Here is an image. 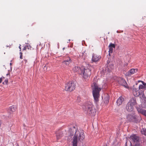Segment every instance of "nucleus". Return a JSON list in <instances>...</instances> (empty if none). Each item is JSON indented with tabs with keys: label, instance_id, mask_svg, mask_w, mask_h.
Here are the masks:
<instances>
[{
	"label": "nucleus",
	"instance_id": "obj_1",
	"mask_svg": "<svg viewBox=\"0 0 146 146\" xmlns=\"http://www.w3.org/2000/svg\"><path fill=\"white\" fill-rule=\"evenodd\" d=\"M69 131L71 135H73L75 133L72 141L73 146H77L78 139V141L82 142L85 139V136L84 132L77 131L76 127L74 126L70 129Z\"/></svg>",
	"mask_w": 146,
	"mask_h": 146
},
{
	"label": "nucleus",
	"instance_id": "obj_2",
	"mask_svg": "<svg viewBox=\"0 0 146 146\" xmlns=\"http://www.w3.org/2000/svg\"><path fill=\"white\" fill-rule=\"evenodd\" d=\"M92 94L94 99V102L97 103L99 100L100 97V92L101 89L99 88L98 84L94 83L92 86Z\"/></svg>",
	"mask_w": 146,
	"mask_h": 146
},
{
	"label": "nucleus",
	"instance_id": "obj_3",
	"mask_svg": "<svg viewBox=\"0 0 146 146\" xmlns=\"http://www.w3.org/2000/svg\"><path fill=\"white\" fill-rule=\"evenodd\" d=\"M85 111L87 113L92 115H94L96 112V109L92 103L89 102L86 103L85 105Z\"/></svg>",
	"mask_w": 146,
	"mask_h": 146
},
{
	"label": "nucleus",
	"instance_id": "obj_4",
	"mask_svg": "<svg viewBox=\"0 0 146 146\" xmlns=\"http://www.w3.org/2000/svg\"><path fill=\"white\" fill-rule=\"evenodd\" d=\"M129 139L134 143V146H142L141 144V139L137 135L133 134L130 136Z\"/></svg>",
	"mask_w": 146,
	"mask_h": 146
},
{
	"label": "nucleus",
	"instance_id": "obj_5",
	"mask_svg": "<svg viewBox=\"0 0 146 146\" xmlns=\"http://www.w3.org/2000/svg\"><path fill=\"white\" fill-rule=\"evenodd\" d=\"M75 86L73 81L69 82L66 84L65 90L66 91L71 92L75 89Z\"/></svg>",
	"mask_w": 146,
	"mask_h": 146
},
{
	"label": "nucleus",
	"instance_id": "obj_6",
	"mask_svg": "<svg viewBox=\"0 0 146 146\" xmlns=\"http://www.w3.org/2000/svg\"><path fill=\"white\" fill-rule=\"evenodd\" d=\"M127 119L129 122L137 121L136 116L134 114H128L127 116Z\"/></svg>",
	"mask_w": 146,
	"mask_h": 146
},
{
	"label": "nucleus",
	"instance_id": "obj_7",
	"mask_svg": "<svg viewBox=\"0 0 146 146\" xmlns=\"http://www.w3.org/2000/svg\"><path fill=\"white\" fill-rule=\"evenodd\" d=\"M91 74V70L89 69L84 68L83 74V77L84 79L88 78Z\"/></svg>",
	"mask_w": 146,
	"mask_h": 146
},
{
	"label": "nucleus",
	"instance_id": "obj_8",
	"mask_svg": "<svg viewBox=\"0 0 146 146\" xmlns=\"http://www.w3.org/2000/svg\"><path fill=\"white\" fill-rule=\"evenodd\" d=\"M138 82H141L142 83V84L139 85L138 89L139 90H140V92H141V93L143 94L146 88V83L142 81H139Z\"/></svg>",
	"mask_w": 146,
	"mask_h": 146
},
{
	"label": "nucleus",
	"instance_id": "obj_9",
	"mask_svg": "<svg viewBox=\"0 0 146 146\" xmlns=\"http://www.w3.org/2000/svg\"><path fill=\"white\" fill-rule=\"evenodd\" d=\"M137 85V84H136L135 86H134L133 87V94L134 96H138L140 94H142L141 92H140V90H139V89H138L137 88H136V85Z\"/></svg>",
	"mask_w": 146,
	"mask_h": 146
},
{
	"label": "nucleus",
	"instance_id": "obj_10",
	"mask_svg": "<svg viewBox=\"0 0 146 146\" xmlns=\"http://www.w3.org/2000/svg\"><path fill=\"white\" fill-rule=\"evenodd\" d=\"M101 58V56L96 54H93L92 60L93 62H96L98 61Z\"/></svg>",
	"mask_w": 146,
	"mask_h": 146
},
{
	"label": "nucleus",
	"instance_id": "obj_11",
	"mask_svg": "<svg viewBox=\"0 0 146 146\" xmlns=\"http://www.w3.org/2000/svg\"><path fill=\"white\" fill-rule=\"evenodd\" d=\"M128 103L130 104L131 106L132 105L134 107L137 104L136 99L135 98H131Z\"/></svg>",
	"mask_w": 146,
	"mask_h": 146
},
{
	"label": "nucleus",
	"instance_id": "obj_12",
	"mask_svg": "<svg viewBox=\"0 0 146 146\" xmlns=\"http://www.w3.org/2000/svg\"><path fill=\"white\" fill-rule=\"evenodd\" d=\"M137 71L138 70L137 69H131L126 73V74L127 76H130L131 75L137 73Z\"/></svg>",
	"mask_w": 146,
	"mask_h": 146
},
{
	"label": "nucleus",
	"instance_id": "obj_13",
	"mask_svg": "<svg viewBox=\"0 0 146 146\" xmlns=\"http://www.w3.org/2000/svg\"><path fill=\"white\" fill-rule=\"evenodd\" d=\"M119 84L124 86L125 87L127 88L128 86L125 81L123 79H121L119 81Z\"/></svg>",
	"mask_w": 146,
	"mask_h": 146
},
{
	"label": "nucleus",
	"instance_id": "obj_14",
	"mask_svg": "<svg viewBox=\"0 0 146 146\" xmlns=\"http://www.w3.org/2000/svg\"><path fill=\"white\" fill-rule=\"evenodd\" d=\"M130 104L127 103L126 106V110L129 112L132 111L134 109V107Z\"/></svg>",
	"mask_w": 146,
	"mask_h": 146
},
{
	"label": "nucleus",
	"instance_id": "obj_15",
	"mask_svg": "<svg viewBox=\"0 0 146 146\" xmlns=\"http://www.w3.org/2000/svg\"><path fill=\"white\" fill-rule=\"evenodd\" d=\"M72 62V60L69 57H67L66 58V59L63 62L64 64L67 65H68Z\"/></svg>",
	"mask_w": 146,
	"mask_h": 146
},
{
	"label": "nucleus",
	"instance_id": "obj_16",
	"mask_svg": "<svg viewBox=\"0 0 146 146\" xmlns=\"http://www.w3.org/2000/svg\"><path fill=\"white\" fill-rule=\"evenodd\" d=\"M56 137L57 140L60 139L63 135V133L62 131H58L56 133Z\"/></svg>",
	"mask_w": 146,
	"mask_h": 146
},
{
	"label": "nucleus",
	"instance_id": "obj_17",
	"mask_svg": "<svg viewBox=\"0 0 146 146\" xmlns=\"http://www.w3.org/2000/svg\"><path fill=\"white\" fill-rule=\"evenodd\" d=\"M124 98H123L122 97L120 96L119 97L118 99L117 102V104L118 106H119L121 105L122 102L124 101Z\"/></svg>",
	"mask_w": 146,
	"mask_h": 146
},
{
	"label": "nucleus",
	"instance_id": "obj_18",
	"mask_svg": "<svg viewBox=\"0 0 146 146\" xmlns=\"http://www.w3.org/2000/svg\"><path fill=\"white\" fill-rule=\"evenodd\" d=\"M136 109H137V111L139 113H140L141 114H142V113H143L144 111L145 110H143L142 108L141 107H136Z\"/></svg>",
	"mask_w": 146,
	"mask_h": 146
},
{
	"label": "nucleus",
	"instance_id": "obj_19",
	"mask_svg": "<svg viewBox=\"0 0 146 146\" xmlns=\"http://www.w3.org/2000/svg\"><path fill=\"white\" fill-rule=\"evenodd\" d=\"M80 68L78 66H75L73 68V70L74 72H78L79 71Z\"/></svg>",
	"mask_w": 146,
	"mask_h": 146
},
{
	"label": "nucleus",
	"instance_id": "obj_20",
	"mask_svg": "<svg viewBox=\"0 0 146 146\" xmlns=\"http://www.w3.org/2000/svg\"><path fill=\"white\" fill-rule=\"evenodd\" d=\"M141 133L142 134H143L145 135H146V129L143 128L141 130Z\"/></svg>",
	"mask_w": 146,
	"mask_h": 146
},
{
	"label": "nucleus",
	"instance_id": "obj_21",
	"mask_svg": "<svg viewBox=\"0 0 146 146\" xmlns=\"http://www.w3.org/2000/svg\"><path fill=\"white\" fill-rule=\"evenodd\" d=\"M10 108L11 111L13 112L16 109V108L13 106L10 107Z\"/></svg>",
	"mask_w": 146,
	"mask_h": 146
},
{
	"label": "nucleus",
	"instance_id": "obj_22",
	"mask_svg": "<svg viewBox=\"0 0 146 146\" xmlns=\"http://www.w3.org/2000/svg\"><path fill=\"white\" fill-rule=\"evenodd\" d=\"M109 55L110 56V53H112L113 51V48L109 47Z\"/></svg>",
	"mask_w": 146,
	"mask_h": 146
},
{
	"label": "nucleus",
	"instance_id": "obj_23",
	"mask_svg": "<svg viewBox=\"0 0 146 146\" xmlns=\"http://www.w3.org/2000/svg\"><path fill=\"white\" fill-rule=\"evenodd\" d=\"M109 47H110L115 48V45L114 44L111 43L109 46Z\"/></svg>",
	"mask_w": 146,
	"mask_h": 146
},
{
	"label": "nucleus",
	"instance_id": "obj_24",
	"mask_svg": "<svg viewBox=\"0 0 146 146\" xmlns=\"http://www.w3.org/2000/svg\"><path fill=\"white\" fill-rule=\"evenodd\" d=\"M8 79H6L5 81L3 82V84H7L8 83Z\"/></svg>",
	"mask_w": 146,
	"mask_h": 146
},
{
	"label": "nucleus",
	"instance_id": "obj_25",
	"mask_svg": "<svg viewBox=\"0 0 146 146\" xmlns=\"http://www.w3.org/2000/svg\"><path fill=\"white\" fill-rule=\"evenodd\" d=\"M30 48H31V47H29L28 46H25L24 48L23 49V50H26L27 49H29L30 48Z\"/></svg>",
	"mask_w": 146,
	"mask_h": 146
},
{
	"label": "nucleus",
	"instance_id": "obj_26",
	"mask_svg": "<svg viewBox=\"0 0 146 146\" xmlns=\"http://www.w3.org/2000/svg\"><path fill=\"white\" fill-rule=\"evenodd\" d=\"M5 79V77H2L1 78H0V83H1L2 81V80H4Z\"/></svg>",
	"mask_w": 146,
	"mask_h": 146
},
{
	"label": "nucleus",
	"instance_id": "obj_27",
	"mask_svg": "<svg viewBox=\"0 0 146 146\" xmlns=\"http://www.w3.org/2000/svg\"><path fill=\"white\" fill-rule=\"evenodd\" d=\"M142 114L146 116V110H144L143 113H142Z\"/></svg>",
	"mask_w": 146,
	"mask_h": 146
},
{
	"label": "nucleus",
	"instance_id": "obj_28",
	"mask_svg": "<svg viewBox=\"0 0 146 146\" xmlns=\"http://www.w3.org/2000/svg\"><path fill=\"white\" fill-rule=\"evenodd\" d=\"M142 114L146 116V110H144L143 113H142Z\"/></svg>",
	"mask_w": 146,
	"mask_h": 146
},
{
	"label": "nucleus",
	"instance_id": "obj_29",
	"mask_svg": "<svg viewBox=\"0 0 146 146\" xmlns=\"http://www.w3.org/2000/svg\"><path fill=\"white\" fill-rule=\"evenodd\" d=\"M20 54V59H23L22 57V53L21 52H20L19 53Z\"/></svg>",
	"mask_w": 146,
	"mask_h": 146
},
{
	"label": "nucleus",
	"instance_id": "obj_30",
	"mask_svg": "<svg viewBox=\"0 0 146 146\" xmlns=\"http://www.w3.org/2000/svg\"><path fill=\"white\" fill-rule=\"evenodd\" d=\"M107 100H106L105 101H104V102L106 103H108L109 102V101H108V98L107 97Z\"/></svg>",
	"mask_w": 146,
	"mask_h": 146
},
{
	"label": "nucleus",
	"instance_id": "obj_31",
	"mask_svg": "<svg viewBox=\"0 0 146 146\" xmlns=\"http://www.w3.org/2000/svg\"><path fill=\"white\" fill-rule=\"evenodd\" d=\"M2 124V121L0 120V127L1 126Z\"/></svg>",
	"mask_w": 146,
	"mask_h": 146
},
{
	"label": "nucleus",
	"instance_id": "obj_32",
	"mask_svg": "<svg viewBox=\"0 0 146 146\" xmlns=\"http://www.w3.org/2000/svg\"><path fill=\"white\" fill-rule=\"evenodd\" d=\"M19 48H20V50H21V47L20 46H19Z\"/></svg>",
	"mask_w": 146,
	"mask_h": 146
},
{
	"label": "nucleus",
	"instance_id": "obj_33",
	"mask_svg": "<svg viewBox=\"0 0 146 146\" xmlns=\"http://www.w3.org/2000/svg\"><path fill=\"white\" fill-rule=\"evenodd\" d=\"M84 52H84V53H82V54H83V55H84Z\"/></svg>",
	"mask_w": 146,
	"mask_h": 146
},
{
	"label": "nucleus",
	"instance_id": "obj_34",
	"mask_svg": "<svg viewBox=\"0 0 146 146\" xmlns=\"http://www.w3.org/2000/svg\"><path fill=\"white\" fill-rule=\"evenodd\" d=\"M46 67V66H44V68H45V67Z\"/></svg>",
	"mask_w": 146,
	"mask_h": 146
}]
</instances>
